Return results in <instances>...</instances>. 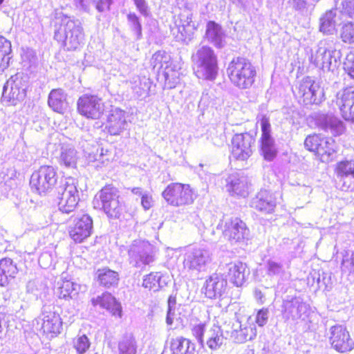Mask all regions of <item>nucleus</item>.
Returning a JSON list of instances; mask_svg holds the SVG:
<instances>
[{"label": "nucleus", "mask_w": 354, "mask_h": 354, "mask_svg": "<svg viewBox=\"0 0 354 354\" xmlns=\"http://www.w3.org/2000/svg\"><path fill=\"white\" fill-rule=\"evenodd\" d=\"M226 73L231 84L242 90L251 88L257 76V67L243 56L233 57L227 65Z\"/></svg>", "instance_id": "obj_1"}, {"label": "nucleus", "mask_w": 354, "mask_h": 354, "mask_svg": "<svg viewBox=\"0 0 354 354\" xmlns=\"http://www.w3.org/2000/svg\"><path fill=\"white\" fill-rule=\"evenodd\" d=\"M306 151L313 153L321 162L328 163L334 160L337 152L335 140L321 133H312L304 141Z\"/></svg>", "instance_id": "obj_2"}, {"label": "nucleus", "mask_w": 354, "mask_h": 354, "mask_svg": "<svg viewBox=\"0 0 354 354\" xmlns=\"http://www.w3.org/2000/svg\"><path fill=\"white\" fill-rule=\"evenodd\" d=\"M93 207L104 212L108 217L118 218L122 212V205L120 201L118 189L112 184H106L94 196Z\"/></svg>", "instance_id": "obj_3"}, {"label": "nucleus", "mask_w": 354, "mask_h": 354, "mask_svg": "<svg viewBox=\"0 0 354 354\" xmlns=\"http://www.w3.org/2000/svg\"><path fill=\"white\" fill-rule=\"evenodd\" d=\"M192 60L196 64L197 77L205 80H214L218 74V61L214 50L209 46L199 47L192 55Z\"/></svg>", "instance_id": "obj_4"}, {"label": "nucleus", "mask_w": 354, "mask_h": 354, "mask_svg": "<svg viewBox=\"0 0 354 354\" xmlns=\"http://www.w3.org/2000/svg\"><path fill=\"white\" fill-rule=\"evenodd\" d=\"M162 196L169 205L179 207L192 205L196 196L190 185L171 183L162 191Z\"/></svg>", "instance_id": "obj_5"}, {"label": "nucleus", "mask_w": 354, "mask_h": 354, "mask_svg": "<svg viewBox=\"0 0 354 354\" xmlns=\"http://www.w3.org/2000/svg\"><path fill=\"white\" fill-rule=\"evenodd\" d=\"M69 220L71 223L68 227V234L75 243H82L91 236L93 221L89 214L73 215Z\"/></svg>", "instance_id": "obj_6"}, {"label": "nucleus", "mask_w": 354, "mask_h": 354, "mask_svg": "<svg viewBox=\"0 0 354 354\" xmlns=\"http://www.w3.org/2000/svg\"><path fill=\"white\" fill-rule=\"evenodd\" d=\"M77 112L89 120H100L106 112L102 99L95 94L86 93L80 96L77 102Z\"/></svg>", "instance_id": "obj_7"}, {"label": "nucleus", "mask_w": 354, "mask_h": 354, "mask_svg": "<svg viewBox=\"0 0 354 354\" xmlns=\"http://www.w3.org/2000/svg\"><path fill=\"white\" fill-rule=\"evenodd\" d=\"M57 178V171L53 166L42 165L32 174L30 185L38 194H46L55 187Z\"/></svg>", "instance_id": "obj_8"}, {"label": "nucleus", "mask_w": 354, "mask_h": 354, "mask_svg": "<svg viewBox=\"0 0 354 354\" xmlns=\"http://www.w3.org/2000/svg\"><path fill=\"white\" fill-rule=\"evenodd\" d=\"M328 341L331 348L339 353L354 349V340L347 327L342 324H335L330 328Z\"/></svg>", "instance_id": "obj_9"}, {"label": "nucleus", "mask_w": 354, "mask_h": 354, "mask_svg": "<svg viewBox=\"0 0 354 354\" xmlns=\"http://www.w3.org/2000/svg\"><path fill=\"white\" fill-rule=\"evenodd\" d=\"M255 139L250 133H236L231 140L230 156L234 160L244 161L252 154V146Z\"/></svg>", "instance_id": "obj_10"}, {"label": "nucleus", "mask_w": 354, "mask_h": 354, "mask_svg": "<svg viewBox=\"0 0 354 354\" xmlns=\"http://www.w3.org/2000/svg\"><path fill=\"white\" fill-rule=\"evenodd\" d=\"M249 228L239 217H231L224 223L223 235L232 244L241 243L248 239Z\"/></svg>", "instance_id": "obj_11"}, {"label": "nucleus", "mask_w": 354, "mask_h": 354, "mask_svg": "<svg viewBox=\"0 0 354 354\" xmlns=\"http://www.w3.org/2000/svg\"><path fill=\"white\" fill-rule=\"evenodd\" d=\"M227 279L221 274L214 273L207 277L203 286V293L209 299H221L227 292Z\"/></svg>", "instance_id": "obj_12"}, {"label": "nucleus", "mask_w": 354, "mask_h": 354, "mask_svg": "<svg viewBox=\"0 0 354 354\" xmlns=\"http://www.w3.org/2000/svg\"><path fill=\"white\" fill-rule=\"evenodd\" d=\"M127 118V115L124 110L115 108L111 110L102 127H104V130L110 135L118 136L126 129Z\"/></svg>", "instance_id": "obj_13"}, {"label": "nucleus", "mask_w": 354, "mask_h": 354, "mask_svg": "<svg viewBox=\"0 0 354 354\" xmlns=\"http://www.w3.org/2000/svg\"><path fill=\"white\" fill-rule=\"evenodd\" d=\"M63 320L55 311H49L43 315L40 332L47 339H53L61 334Z\"/></svg>", "instance_id": "obj_14"}, {"label": "nucleus", "mask_w": 354, "mask_h": 354, "mask_svg": "<svg viewBox=\"0 0 354 354\" xmlns=\"http://www.w3.org/2000/svg\"><path fill=\"white\" fill-rule=\"evenodd\" d=\"M80 201L79 192L73 183H66L58 198V208L64 214L73 212Z\"/></svg>", "instance_id": "obj_15"}, {"label": "nucleus", "mask_w": 354, "mask_h": 354, "mask_svg": "<svg viewBox=\"0 0 354 354\" xmlns=\"http://www.w3.org/2000/svg\"><path fill=\"white\" fill-rule=\"evenodd\" d=\"M163 353L166 354H196V345L183 336L171 337L165 342Z\"/></svg>", "instance_id": "obj_16"}, {"label": "nucleus", "mask_w": 354, "mask_h": 354, "mask_svg": "<svg viewBox=\"0 0 354 354\" xmlns=\"http://www.w3.org/2000/svg\"><path fill=\"white\" fill-rule=\"evenodd\" d=\"M94 307H100L109 312L113 316L120 318L122 309L120 303L109 292H104L100 295L91 299Z\"/></svg>", "instance_id": "obj_17"}, {"label": "nucleus", "mask_w": 354, "mask_h": 354, "mask_svg": "<svg viewBox=\"0 0 354 354\" xmlns=\"http://www.w3.org/2000/svg\"><path fill=\"white\" fill-rule=\"evenodd\" d=\"M276 205L274 194L267 190H261L252 201L253 207L265 214L273 213Z\"/></svg>", "instance_id": "obj_18"}, {"label": "nucleus", "mask_w": 354, "mask_h": 354, "mask_svg": "<svg viewBox=\"0 0 354 354\" xmlns=\"http://www.w3.org/2000/svg\"><path fill=\"white\" fill-rule=\"evenodd\" d=\"M227 267L230 281L236 287L243 286L250 273L247 265L241 261H235L228 263Z\"/></svg>", "instance_id": "obj_19"}, {"label": "nucleus", "mask_w": 354, "mask_h": 354, "mask_svg": "<svg viewBox=\"0 0 354 354\" xmlns=\"http://www.w3.org/2000/svg\"><path fill=\"white\" fill-rule=\"evenodd\" d=\"M295 95L299 102L304 104L308 105L318 103L313 81L306 80L301 82L297 88Z\"/></svg>", "instance_id": "obj_20"}, {"label": "nucleus", "mask_w": 354, "mask_h": 354, "mask_svg": "<svg viewBox=\"0 0 354 354\" xmlns=\"http://www.w3.org/2000/svg\"><path fill=\"white\" fill-rule=\"evenodd\" d=\"M95 278L100 286L111 288L118 285L120 274L118 272L104 267L96 270Z\"/></svg>", "instance_id": "obj_21"}, {"label": "nucleus", "mask_w": 354, "mask_h": 354, "mask_svg": "<svg viewBox=\"0 0 354 354\" xmlns=\"http://www.w3.org/2000/svg\"><path fill=\"white\" fill-rule=\"evenodd\" d=\"M339 106L344 119L354 122V91L344 89L339 99Z\"/></svg>", "instance_id": "obj_22"}, {"label": "nucleus", "mask_w": 354, "mask_h": 354, "mask_svg": "<svg viewBox=\"0 0 354 354\" xmlns=\"http://www.w3.org/2000/svg\"><path fill=\"white\" fill-rule=\"evenodd\" d=\"M17 263L9 257H4L0 259V286H8L11 279L15 277L18 273Z\"/></svg>", "instance_id": "obj_23"}, {"label": "nucleus", "mask_w": 354, "mask_h": 354, "mask_svg": "<svg viewBox=\"0 0 354 354\" xmlns=\"http://www.w3.org/2000/svg\"><path fill=\"white\" fill-rule=\"evenodd\" d=\"M204 38L217 48L224 46L222 27L214 21L207 22Z\"/></svg>", "instance_id": "obj_24"}, {"label": "nucleus", "mask_w": 354, "mask_h": 354, "mask_svg": "<svg viewBox=\"0 0 354 354\" xmlns=\"http://www.w3.org/2000/svg\"><path fill=\"white\" fill-rule=\"evenodd\" d=\"M48 104L55 112L63 114L67 106L66 95L61 88H54L48 95Z\"/></svg>", "instance_id": "obj_25"}, {"label": "nucleus", "mask_w": 354, "mask_h": 354, "mask_svg": "<svg viewBox=\"0 0 354 354\" xmlns=\"http://www.w3.org/2000/svg\"><path fill=\"white\" fill-rule=\"evenodd\" d=\"M207 263L203 251L201 249H195L192 252L186 254L183 264L185 269L198 270Z\"/></svg>", "instance_id": "obj_26"}, {"label": "nucleus", "mask_w": 354, "mask_h": 354, "mask_svg": "<svg viewBox=\"0 0 354 354\" xmlns=\"http://www.w3.org/2000/svg\"><path fill=\"white\" fill-rule=\"evenodd\" d=\"M337 14L335 10L326 11L319 19V31L324 35H332L336 31Z\"/></svg>", "instance_id": "obj_27"}, {"label": "nucleus", "mask_w": 354, "mask_h": 354, "mask_svg": "<svg viewBox=\"0 0 354 354\" xmlns=\"http://www.w3.org/2000/svg\"><path fill=\"white\" fill-rule=\"evenodd\" d=\"M196 27L190 17H187L185 20H180V23L177 25L176 39L182 41H190L194 35Z\"/></svg>", "instance_id": "obj_28"}, {"label": "nucleus", "mask_w": 354, "mask_h": 354, "mask_svg": "<svg viewBox=\"0 0 354 354\" xmlns=\"http://www.w3.org/2000/svg\"><path fill=\"white\" fill-rule=\"evenodd\" d=\"M12 44L10 41L0 36V73L3 72L10 66L12 55Z\"/></svg>", "instance_id": "obj_29"}, {"label": "nucleus", "mask_w": 354, "mask_h": 354, "mask_svg": "<svg viewBox=\"0 0 354 354\" xmlns=\"http://www.w3.org/2000/svg\"><path fill=\"white\" fill-rule=\"evenodd\" d=\"M259 122L261 133L259 140V146L274 145V140L272 136V128L269 118L266 115H263Z\"/></svg>", "instance_id": "obj_30"}, {"label": "nucleus", "mask_w": 354, "mask_h": 354, "mask_svg": "<svg viewBox=\"0 0 354 354\" xmlns=\"http://www.w3.org/2000/svg\"><path fill=\"white\" fill-rule=\"evenodd\" d=\"M57 295L59 299H71L77 295V285L71 280L64 279L59 283Z\"/></svg>", "instance_id": "obj_31"}, {"label": "nucleus", "mask_w": 354, "mask_h": 354, "mask_svg": "<svg viewBox=\"0 0 354 354\" xmlns=\"http://www.w3.org/2000/svg\"><path fill=\"white\" fill-rule=\"evenodd\" d=\"M163 274L160 272H151L143 277L142 287L151 292H158L161 288L160 281Z\"/></svg>", "instance_id": "obj_32"}, {"label": "nucleus", "mask_w": 354, "mask_h": 354, "mask_svg": "<svg viewBox=\"0 0 354 354\" xmlns=\"http://www.w3.org/2000/svg\"><path fill=\"white\" fill-rule=\"evenodd\" d=\"M118 354H136L137 344L135 337L131 335L124 336L118 344Z\"/></svg>", "instance_id": "obj_33"}, {"label": "nucleus", "mask_w": 354, "mask_h": 354, "mask_svg": "<svg viewBox=\"0 0 354 354\" xmlns=\"http://www.w3.org/2000/svg\"><path fill=\"white\" fill-rule=\"evenodd\" d=\"M91 342L86 335H77L72 339V346L76 354H84L91 347Z\"/></svg>", "instance_id": "obj_34"}, {"label": "nucleus", "mask_w": 354, "mask_h": 354, "mask_svg": "<svg viewBox=\"0 0 354 354\" xmlns=\"http://www.w3.org/2000/svg\"><path fill=\"white\" fill-rule=\"evenodd\" d=\"M335 171L339 176H351L354 178V160H345L338 162Z\"/></svg>", "instance_id": "obj_35"}, {"label": "nucleus", "mask_w": 354, "mask_h": 354, "mask_svg": "<svg viewBox=\"0 0 354 354\" xmlns=\"http://www.w3.org/2000/svg\"><path fill=\"white\" fill-rule=\"evenodd\" d=\"M22 96V92L15 82L8 83L3 91V97L7 98L12 104H16Z\"/></svg>", "instance_id": "obj_36"}, {"label": "nucleus", "mask_w": 354, "mask_h": 354, "mask_svg": "<svg viewBox=\"0 0 354 354\" xmlns=\"http://www.w3.org/2000/svg\"><path fill=\"white\" fill-rule=\"evenodd\" d=\"M335 10H338L344 16L354 19V0H336Z\"/></svg>", "instance_id": "obj_37"}, {"label": "nucleus", "mask_w": 354, "mask_h": 354, "mask_svg": "<svg viewBox=\"0 0 354 354\" xmlns=\"http://www.w3.org/2000/svg\"><path fill=\"white\" fill-rule=\"evenodd\" d=\"M68 26V31L65 30V41L71 44H79V37L82 35V30L75 26L73 21H69L66 24Z\"/></svg>", "instance_id": "obj_38"}, {"label": "nucleus", "mask_w": 354, "mask_h": 354, "mask_svg": "<svg viewBox=\"0 0 354 354\" xmlns=\"http://www.w3.org/2000/svg\"><path fill=\"white\" fill-rule=\"evenodd\" d=\"M339 37L344 43L354 44V23L344 24L340 29Z\"/></svg>", "instance_id": "obj_39"}, {"label": "nucleus", "mask_w": 354, "mask_h": 354, "mask_svg": "<svg viewBox=\"0 0 354 354\" xmlns=\"http://www.w3.org/2000/svg\"><path fill=\"white\" fill-rule=\"evenodd\" d=\"M332 52L329 50H325L317 58L315 65L323 70H331L332 67Z\"/></svg>", "instance_id": "obj_40"}, {"label": "nucleus", "mask_w": 354, "mask_h": 354, "mask_svg": "<svg viewBox=\"0 0 354 354\" xmlns=\"http://www.w3.org/2000/svg\"><path fill=\"white\" fill-rule=\"evenodd\" d=\"M59 161L66 167H76V153L72 150L63 151L60 154Z\"/></svg>", "instance_id": "obj_41"}, {"label": "nucleus", "mask_w": 354, "mask_h": 354, "mask_svg": "<svg viewBox=\"0 0 354 354\" xmlns=\"http://www.w3.org/2000/svg\"><path fill=\"white\" fill-rule=\"evenodd\" d=\"M168 62L166 54L162 51L156 52L151 58V64L153 68H157L158 71L163 68L164 64H167Z\"/></svg>", "instance_id": "obj_42"}, {"label": "nucleus", "mask_w": 354, "mask_h": 354, "mask_svg": "<svg viewBox=\"0 0 354 354\" xmlns=\"http://www.w3.org/2000/svg\"><path fill=\"white\" fill-rule=\"evenodd\" d=\"M261 156L267 161H272L277 155L274 145L259 146Z\"/></svg>", "instance_id": "obj_43"}, {"label": "nucleus", "mask_w": 354, "mask_h": 354, "mask_svg": "<svg viewBox=\"0 0 354 354\" xmlns=\"http://www.w3.org/2000/svg\"><path fill=\"white\" fill-rule=\"evenodd\" d=\"M227 190L232 195L246 196L248 192L243 183L239 182H230L227 185Z\"/></svg>", "instance_id": "obj_44"}, {"label": "nucleus", "mask_w": 354, "mask_h": 354, "mask_svg": "<svg viewBox=\"0 0 354 354\" xmlns=\"http://www.w3.org/2000/svg\"><path fill=\"white\" fill-rule=\"evenodd\" d=\"M127 19L130 24L131 30L136 33L138 38H140L142 29L139 17L136 13H129L127 15Z\"/></svg>", "instance_id": "obj_45"}, {"label": "nucleus", "mask_w": 354, "mask_h": 354, "mask_svg": "<svg viewBox=\"0 0 354 354\" xmlns=\"http://www.w3.org/2000/svg\"><path fill=\"white\" fill-rule=\"evenodd\" d=\"M205 327L206 324L205 323H200L194 325L191 330L193 336L201 345H203L204 342V334L205 331Z\"/></svg>", "instance_id": "obj_46"}, {"label": "nucleus", "mask_w": 354, "mask_h": 354, "mask_svg": "<svg viewBox=\"0 0 354 354\" xmlns=\"http://www.w3.org/2000/svg\"><path fill=\"white\" fill-rule=\"evenodd\" d=\"M344 69L350 75V77L354 79V51H350L346 57L344 62Z\"/></svg>", "instance_id": "obj_47"}, {"label": "nucleus", "mask_w": 354, "mask_h": 354, "mask_svg": "<svg viewBox=\"0 0 354 354\" xmlns=\"http://www.w3.org/2000/svg\"><path fill=\"white\" fill-rule=\"evenodd\" d=\"M208 347L212 350L218 349L223 344L221 333H216L210 337L207 342Z\"/></svg>", "instance_id": "obj_48"}, {"label": "nucleus", "mask_w": 354, "mask_h": 354, "mask_svg": "<svg viewBox=\"0 0 354 354\" xmlns=\"http://www.w3.org/2000/svg\"><path fill=\"white\" fill-rule=\"evenodd\" d=\"M136 9L143 16H148L149 15V6L146 0H132Z\"/></svg>", "instance_id": "obj_49"}, {"label": "nucleus", "mask_w": 354, "mask_h": 354, "mask_svg": "<svg viewBox=\"0 0 354 354\" xmlns=\"http://www.w3.org/2000/svg\"><path fill=\"white\" fill-rule=\"evenodd\" d=\"M140 203L145 210H149L154 204L152 196L147 193L142 194Z\"/></svg>", "instance_id": "obj_50"}, {"label": "nucleus", "mask_w": 354, "mask_h": 354, "mask_svg": "<svg viewBox=\"0 0 354 354\" xmlns=\"http://www.w3.org/2000/svg\"><path fill=\"white\" fill-rule=\"evenodd\" d=\"M268 310L267 308H262L259 310L256 317V323L260 326H264L268 320Z\"/></svg>", "instance_id": "obj_51"}, {"label": "nucleus", "mask_w": 354, "mask_h": 354, "mask_svg": "<svg viewBox=\"0 0 354 354\" xmlns=\"http://www.w3.org/2000/svg\"><path fill=\"white\" fill-rule=\"evenodd\" d=\"M154 260L153 255L150 254L140 255L137 263L139 266H147L152 263Z\"/></svg>", "instance_id": "obj_52"}, {"label": "nucleus", "mask_w": 354, "mask_h": 354, "mask_svg": "<svg viewBox=\"0 0 354 354\" xmlns=\"http://www.w3.org/2000/svg\"><path fill=\"white\" fill-rule=\"evenodd\" d=\"M281 269V266L276 262H269L268 266V272L270 274H277Z\"/></svg>", "instance_id": "obj_53"}, {"label": "nucleus", "mask_w": 354, "mask_h": 354, "mask_svg": "<svg viewBox=\"0 0 354 354\" xmlns=\"http://www.w3.org/2000/svg\"><path fill=\"white\" fill-rule=\"evenodd\" d=\"M176 297L175 295H170L167 300L168 314H170V313L171 311V308L176 304Z\"/></svg>", "instance_id": "obj_54"}, {"label": "nucleus", "mask_w": 354, "mask_h": 354, "mask_svg": "<svg viewBox=\"0 0 354 354\" xmlns=\"http://www.w3.org/2000/svg\"><path fill=\"white\" fill-rule=\"evenodd\" d=\"M106 7H107L102 0H100L96 5V8L100 12H103Z\"/></svg>", "instance_id": "obj_55"}, {"label": "nucleus", "mask_w": 354, "mask_h": 354, "mask_svg": "<svg viewBox=\"0 0 354 354\" xmlns=\"http://www.w3.org/2000/svg\"><path fill=\"white\" fill-rule=\"evenodd\" d=\"M131 192L134 194H136V195H140V196H142V194H143L142 193V189L140 187H133L131 189Z\"/></svg>", "instance_id": "obj_56"}, {"label": "nucleus", "mask_w": 354, "mask_h": 354, "mask_svg": "<svg viewBox=\"0 0 354 354\" xmlns=\"http://www.w3.org/2000/svg\"><path fill=\"white\" fill-rule=\"evenodd\" d=\"M166 321H167V324H169V325H171L173 323L172 319L169 317V314H168V313H167V317Z\"/></svg>", "instance_id": "obj_57"}, {"label": "nucleus", "mask_w": 354, "mask_h": 354, "mask_svg": "<svg viewBox=\"0 0 354 354\" xmlns=\"http://www.w3.org/2000/svg\"><path fill=\"white\" fill-rule=\"evenodd\" d=\"M256 336L255 330L252 333L251 335H249L248 339H252Z\"/></svg>", "instance_id": "obj_58"}, {"label": "nucleus", "mask_w": 354, "mask_h": 354, "mask_svg": "<svg viewBox=\"0 0 354 354\" xmlns=\"http://www.w3.org/2000/svg\"><path fill=\"white\" fill-rule=\"evenodd\" d=\"M111 160H112V158H106L105 160H102V162L104 163L105 161L109 162Z\"/></svg>", "instance_id": "obj_59"}, {"label": "nucleus", "mask_w": 354, "mask_h": 354, "mask_svg": "<svg viewBox=\"0 0 354 354\" xmlns=\"http://www.w3.org/2000/svg\"><path fill=\"white\" fill-rule=\"evenodd\" d=\"M4 0H0V5L3 2Z\"/></svg>", "instance_id": "obj_60"}, {"label": "nucleus", "mask_w": 354, "mask_h": 354, "mask_svg": "<svg viewBox=\"0 0 354 354\" xmlns=\"http://www.w3.org/2000/svg\"><path fill=\"white\" fill-rule=\"evenodd\" d=\"M78 1H79L80 3H82V2L84 1V0H78Z\"/></svg>", "instance_id": "obj_61"}, {"label": "nucleus", "mask_w": 354, "mask_h": 354, "mask_svg": "<svg viewBox=\"0 0 354 354\" xmlns=\"http://www.w3.org/2000/svg\"><path fill=\"white\" fill-rule=\"evenodd\" d=\"M102 151H103V149H102L101 156H103V155H104V153H103V152H102Z\"/></svg>", "instance_id": "obj_62"}, {"label": "nucleus", "mask_w": 354, "mask_h": 354, "mask_svg": "<svg viewBox=\"0 0 354 354\" xmlns=\"http://www.w3.org/2000/svg\"><path fill=\"white\" fill-rule=\"evenodd\" d=\"M248 354H254V353L253 352H248Z\"/></svg>", "instance_id": "obj_63"}, {"label": "nucleus", "mask_w": 354, "mask_h": 354, "mask_svg": "<svg viewBox=\"0 0 354 354\" xmlns=\"http://www.w3.org/2000/svg\"><path fill=\"white\" fill-rule=\"evenodd\" d=\"M94 354H97V353H94Z\"/></svg>", "instance_id": "obj_64"}]
</instances>
